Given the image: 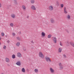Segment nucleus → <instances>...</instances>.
Listing matches in <instances>:
<instances>
[{
	"mask_svg": "<svg viewBox=\"0 0 74 74\" xmlns=\"http://www.w3.org/2000/svg\"><path fill=\"white\" fill-rule=\"evenodd\" d=\"M39 57L41 58H42V59H44V56L43 54H42V53L41 52H39Z\"/></svg>",
	"mask_w": 74,
	"mask_h": 74,
	"instance_id": "obj_1",
	"label": "nucleus"
},
{
	"mask_svg": "<svg viewBox=\"0 0 74 74\" xmlns=\"http://www.w3.org/2000/svg\"><path fill=\"white\" fill-rule=\"evenodd\" d=\"M59 69L60 70H62L63 69V64H62L61 63H60L59 64Z\"/></svg>",
	"mask_w": 74,
	"mask_h": 74,
	"instance_id": "obj_2",
	"label": "nucleus"
},
{
	"mask_svg": "<svg viewBox=\"0 0 74 74\" xmlns=\"http://www.w3.org/2000/svg\"><path fill=\"white\" fill-rule=\"evenodd\" d=\"M31 9L32 10H36V8L34 6L32 5L31 6Z\"/></svg>",
	"mask_w": 74,
	"mask_h": 74,
	"instance_id": "obj_3",
	"label": "nucleus"
},
{
	"mask_svg": "<svg viewBox=\"0 0 74 74\" xmlns=\"http://www.w3.org/2000/svg\"><path fill=\"white\" fill-rule=\"evenodd\" d=\"M5 61L7 63H9L10 61V59L9 58H5Z\"/></svg>",
	"mask_w": 74,
	"mask_h": 74,
	"instance_id": "obj_4",
	"label": "nucleus"
},
{
	"mask_svg": "<svg viewBox=\"0 0 74 74\" xmlns=\"http://www.w3.org/2000/svg\"><path fill=\"white\" fill-rule=\"evenodd\" d=\"M16 64L17 65V66H20L21 65V62L19 61H17Z\"/></svg>",
	"mask_w": 74,
	"mask_h": 74,
	"instance_id": "obj_5",
	"label": "nucleus"
},
{
	"mask_svg": "<svg viewBox=\"0 0 74 74\" xmlns=\"http://www.w3.org/2000/svg\"><path fill=\"white\" fill-rule=\"evenodd\" d=\"M52 40L55 43H56L57 40H56V38H52Z\"/></svg>",
	"mask_w": 74,
	"mask_h": 74,
	"instance_id": "obj_6",
	"label": "nucleus"
},
{
	"mask_svg": "<svg viewBox=\"0 0 74 74\" xmlns=\"http://www.w3.org/2000/svg\"><path fill=\"white\" fill-rule=\"evenodd\" d=\"M17 55L18 57L19 58H21V57H22V55L20 53H17Z\"/></svg>",
	"mask_w": 74,
	"mask_h": 74,
	"instance_id": "obj_7",
	"label": "nucleus"
},
{
	"mask_svg": "<svg viewBox=\"0 0 74 74\" xmlns=\"http://www.w3.org/2000/svg\"><path fill=\"white\" fill-rule=\"evenodd\" d=\"M50 22L52 23H55V20L53 18H51L50 19Z\"/></svg>",
	"mask_w": 74,
	"mask_h": 74,
	"instance_id": "obj_8",
	"label": "nucleus"
},
{
	"mask_svg": "<svg viewBox=\"0 0 74 74\" xmlns=\"http://www.w3.org/2000/svg\"><path fill=\"white\" fill-rule=\"evenodd\" d=\"M49 10H50L51 11H52L53 9V6H50L49 7Z\"/></svg>",
	"mask_w": 74,
	"mask_h": 74,
	"instance_id": "obj_9",
	"label": "nucleus"
},
{
	"mask_svg": "<svg viewBox=\"0 0 74 74\" xmlns=\"http://www.w3.org/2000/svg\"><path fill=\"white\" fill-rule=\"evenodd\" d=\"M50 71L51 73H53V72L54 71V70L53 69L51 68H50Z\"/></svg>",
	"mask_w": 74,
	"mask_h": 74,
	"instance_id": "obj_10",
	"label": "nucleus"
},
{
	"mask_svg": "<svg viewBox=\"0 0 74 74\" xmlns=\"http://www.w3.org/2000/svg\"><path fill=\"white\" fill-rule=\"evenodd\" d=\"M64 13H65V14L67 13V11H66V7H65L64 8Z\"/></svg>",
	"mask_w": 74,
	"mask_h": 74,
	"instance_id": "obj_11",
	"label": "nucleus"
},
{
	"mask_svg": "<svg viewBox=\"0 0 74 74\" xmlns=\"http://www.w3.org/2000/svg\"><path fill=\"white\" fill-rule=\"evenodd\" d=\"M41 35L42 37H44L45 36V34L44 32H42L41 33Z\"/></svg>",
	"mask_w": 74,
	"mask_h": 74,
	"instance_id": "obj_12",
	"label": "nucleus"
},
{
	"mask_svg": "<svg viewBox=\"0 0 74 74\" xmlns=\"http://www.w3.org/2000/svg\"><path fill=\"white\" fill-rule=\"evenodd\" d=\"M45 59L46 60V62H48V60H49V57H45Z\"/></svg>",
	"mask_w": 74,
	"mask_h": 74,
	"instance_id": "obj_13",
	"label": "nucleus"
},
{
	"mask_svg": "<svg viewBox=\"0 0 74 74\" xmlns=\"http://www.w3.org/2000/svg\"><path fill=\"white\" fill-rule=\"evenodd\" d=\"M20 44V42H17V43H16V45L17 47H19V46Z\"/></svg>",
	"mask_w": 74,
	"mask_h": 74,
	"instance_id": "obj_14",
	"label": "nucleus"
},
{
	"mask_svg": "<svg viewBox=\"0 0 74 74\" xmlns=\"http://www.w3.org/2000/svg\"><path fill=\"white\" fill-rule=\"evenodd\" d=\"M70 44L74 47V43H73V42H70Z\"/></svg>",
	"mask_w": 74,
	"mask_h": 74,
	"instance_id": "obj_15",
	"label": "nucleus"
},
{
	"mask_svg": "<svg viewBox=\"0 0 74 74\" xmlns=\"http://www.w3.org/2000/svg\"><path fill=\"white\" fill-rule=\"evenodd\" d=\"M30 1L31 4H34L35 2V1L34 0H31Z\"/></svg>",
	"mask_w": 74,
	"mask_h": 74,
	"instance_id": "obj_16",
	"label": "nucleus"
},
{
	"mask_svg": "<svg viewBox=\"0 0 74 74\" xmlns=\"http://www.w3.org/2000/svg\"><path fill=\"white\" fill-rule=\"evenodd\" d=\"M59 52L60 53L62 52V48L60 47L58 49Z\"/></svg>",
	"mask_w": 74,
	"mask_h": 74,
	"instance_id": "obj_17",
	"label": "nucleus"
},
{
	"mask_svg": "<svg viewBox=\"0 0 74 74\" xmlns=\"http://www.w3.org/2000/svg\"><path fill=\"white\" fill-rule=\"evenodd\" d=\"M51 36L52 35L51 34H49L48 36L47 37L48 38H50Z\"/></svg>",
	"mask_w": 74,
	"mask_h": 74,
	"instance_id": "obj_18",
	"label": "nucleus"
},
{
	"mask_svg": "<svg viewBox=\"0 0 74 74\" xmlns=\"http://www.w3.org/2000/svg\"><path fill=\"white\" fill-rule=\"evenodd\" d=\"M22 8L25 11V10L26 9V7L25 6L23 5V6H22Z\"/></svg>",
	"mask_w": 74,
	"mask_h": 74,
	"instance_id": "obj_19",
	"label": "nucleus"
},
{
	"mask_svg": "<svg viewBox=\"0 0 74 74\" xmlns=\"http://www.w3.org/2000/svg\"><path fill=\"white\" fill-rule=\"evenodd\" d=\"M22 72H23V73H25V69H24V68H23L22 69Z\"/></svg>",
	"mask_w": 74,
	"mask_h": 74,
	"instance_id": "obj_20",
	"label": "nucleus"
},
{
	"mask_svg": "<svg viewBox=\"0 0 74 74\" xmlns=\"http://www.w3.org/2000/svg\"><path fill=\"white\" fill-rule=\"evenodd\" d=\"M12 58L13 59H15V55L14 54L12 55Z\"/></svg>",
	"mask_w": 74,
	"mask_h": 74,
	"instance_id": "obj_21",
	"label": "nucleus"
},
{
	"mask_svg": "<svg viewBox=\"0 0 74 74\" xmlns=\"http://www.w3.org/2000/svg\"><path fill=\"white\" fill-rule=\"evenodd\" d=\"M34 71L35 73H38V69H36L34 70Z\"/></svg>",
	"mask_w": 74,
	"mask_h": 74,
	"instance_id": "obj_22",
	"label": "nucleus"
},
{
	"mask_svg": "<svg viewBox=\"0 0 74 74\" xmlns=\"http://www.w3.org/2000/svg\"><path fill=\"white\" fill-rule=\"evenodd\" d=\"M67 18L68 19H70V16L69 15H68L67 16Z\"/></svg>",
	"mask_w": 74,
	"mask_h": 74,
	"instance_id": "obj_23",
	"label": "nucleus"
},
{
	"mask_svg": "<svg viewBox=\"0 0 74 74\" xmlns=\"http://www.w3.org/2000/svg\"><path fill=\"white\" fill-rule=\"evenodd\" d=\"M11 17L12 18H14L15 17V15H14V14H12V15H11Z\"/></svg>",
	"mask_w": 74,
	"mask_h": 74,
	"instance_id": "obj_24",
	"label": "nucleus"
},
{
	"mask_svg": "<svg viewBox=\"0 0 74 74\" xmlns=\"http://www.w3.org/2000/svg\"><path fill=\"white\" fill-rule=\"evenodd\" d=\"M10 25L12 27H13V26H14V24L12 23H11L10 24Z\"/></svg>",
	"mask_w": 74,
	"mask_h": 74,
	"instance_id": "obj_25",
	"label": "nucleus"
},
{
	"mask_svg": "<svg viewBox=\"0 0 74 74\" xmlns=\"http://www.w3.org/2000/svg\"><path fill=\"white\" fill-rule=\"evenodd\" d=\"M14 3L15 4H17L16 0H14Z\"/></svg>",
	"mask_w": 74,
	"mask_h": 74,
	"instance_id": "obj_26",
	"label": "nucleus"
},
{
	"mask_svg": "<svg viewBox=\"0 0 74 74\" xmlns=\"http://www.w3.org/2000/svg\"><path fill=\"white\" fill-rule=\"evenodd\" d=\"M6 46H5V45H4L3 47V49H6Z\"/></svg>",
	"mask_w": 74,
	"mask_h": 74,
	"instance_id": "obj_27",
	"label": "nucleus"
},
{
	"mask_svg": "<svg viewBox=\"0 0 74 74\" xmlns=\"http://www.w3.org/2000/svg\"><path fill=\"white\" fill-rule=\"evenodd\" d=\"M23 50L24 51H26V48L25 47H23Z\"/></svg>",
	"mask_w": 74,
	"mask_h": 74,
	"instance_id": "obj_28",
	"label": "nucleus"
},
{
	"mask_svg": "<svg viewBox=\"0 0 74 74\" xmlns=\"http://www.w3.org/2000/svg\"><path fill=\"white\" fill-rule=\"evenodd\" d=\"M1 34L2 36H4V33H2Z\"/></svg>",
	"mask_w": 74,
	"mask_h": 74,
	"instance_id": "obj_29",
	"label": "nucleus"
},
{
	"mask_svg": "<svg viewBox=\"0 0 74 74\" xmlns=\"http://www.w3.org/2000/svg\"><path fill=\"white\" fill-rule=\"evenodd\" d=\"M16 38L18 40H20V38H19L18 37H17Z\"/></svg>",
	"mask_w": 74,
	"mask_h": 74,
	"instance_id": "obj_30",
	"label": "nucleus"
},
{
	"mask_svg": "<svg viewBox=\"0 0 74 74\" xmlns=\"http://www.w3.org/2000/svg\"><path fill=\"white\" fill-rule=\"evenodd\" d=\"M60 6H61V7H62V8H63V7L64 5H63V4H61Z\"/></svg>",
	"mask_w": 74,
	"mask_h": 74,
	"instance_id": "obj_31",
	"label": "nucleus"
},
{
	"mask_svg": "<svg viewBox=\"0 0 74 74\" xmlns=\"http://www.w3.org/2000/svg\"><path fill=\"white\" fill-rule=\"evenodd\" d=\"M65 31H66V32H67L68 33H69V31H68V30H67V29H65Z\"/></svg>",
	"mask_w": 74,
	"mask_h": 74,
	"instance_id": "obj_32",
	"label": "nucleus"
},
{
	"mask_svg": "<svg viewBox=\"0 0 74 74\" xmlns=\"http://www.w3.org/2000/svg\"><path fill=\"white\" fill-rule=\"evenodd\" d=\"M12 34L13 36H15V34L13 32L12 33Z\"/></svg>",
	"mask_w": 74,
	"mask_h": 74,
	"instance_id": "obj_33",
	"label": "nucleus"
},
{
	"mask_svg": "<svg viewBox=\"0 0 74 74\" xmlns=\"http://www.w3.org/2000/svg\"><path fill=\"white\" fill-rule=\"evenodd\" d=\"M63 56H64V58H66V56L64 54V55H63Z\"/></svg>",
	"mask_w": 74,
	"mask_h": 74,
	"instance_id": "obj_34",
	"label": "nucleus"
},
{
	"mask_svg": "<svg viewBox=\"0 0 74 74\" xmlns=\"http://www.w3.org/2000/svg\"><path fill=\"white\" fill-rule=\"evenodd\" d=\"M57 4L58 5H59V2H57Z\"/></svg>",
	"mask_w": 74,
	"mask_h": 74,
	"instance_id": "obj_35",
	"label": "nucleus"
},
{
	"mask_svg": "<svg viewBox=\"0 0 74 74\" xmlns=\"http://www.w3.org/2000/svg\"><path fill=\"white\" fill-rule=\"evenodd\" d=\"M18 34L19 35L21 34V32L20 31V32H18Z\"/></svg>",
	"mask_w": 74,
	"mask_h": 74,
	"instance_id": "obj_36",
	"label": "nucleus"
},
{
	"mask_svg": "<svg viewBox=\"0 0 74 74\" xmlns=\"http://www.w3.org/2000/svg\"><path fill=\"white\" fill-rule=\"evenodd\" d=\"M49 62H51V59H50L49 58Z\"/></svg>",
	"mask_w": 74,
	"mask_h": 74,
	"instance_id": "obj_37",
	"label": "nucleus"
},
{
	"mask_svg": "<svg viewBox=\"0 0 74 74\" xmlns=\"http://www.w3.org/2000/svg\"><path fill=\"white\" fill-rule=\"evenodd\" d=\"M60 45L61 46H62V45H62V43L60 42Z\"/></svg>",
	"mask_w": 74,
	"mask_h": 74,
	"instance_id": "obj_38",
	"label": "nucleus"
},
{
	"mask_svg": "<svg viewBox=\"0 0 74 74\" xmlns=\"http://www.w3.org/2000/svg\"><path fill=\"white\" fill-rule=\"evenodd\" d=\"M7 42H8V43H9L10 42V40H8L7 41Z\"/></svg>",
	"mask_w": 74,
	"mask_h": 74,
	"instance_id": "obj_39",
	"label": "nucleus"
},
{
	"mask_svg": "<svg viewBox=\"0 0 74 74\" xmlns=\"http://www.w3.org/2000/svg\"><path fill=\"white\" fill-rule=\"evenodd\" d=\"M1 7V4L0 3V8Z\"/></svg>",
	"mask_w": 74,
	"mask_h": 74,
	"instance_id": "obj_40",
	"label": "nucleus"
},
{
	"mask_svg": "<svg viewBox=\"0 0 74 74\" xmlns=\"http://www.w3.org/2000/svg\"><path fill=\"white\" fill-rule=\"evenodd\" d=\"M29 16H27V18H29Z\"/></svg>",
	"mask_w": 74,
	"mask_h": 74,
	"instance_id": "obj_41",
	"label": "nucleus"
},
{
	"mask_svg": "<svg viewBox=\"0 0 74 74\" xmlns=\"http://www.w3.org/2000/svg\"><path fill=\"white\" fill-rule=\"evenodd\" d=\"M31 42H32V43H34V42H33V41H31Z\"/></svg>",
	"mask_w": 74,
	"mask_h": 74,
	"instance_id": "obj_42",
	"label": "nucleus"
},
{
	"mask_svg": "<svg viewBox=\"0 0 74 74\" xmlns=\"http://www.w3.org/2000/svg\"><path fill=\"white\" fill-rule=\"evenodd\" d=\"M67 43H68V44H69V42H67Z\"/></svg>",
	"mask_w": 74,
	"mask_h": 74,
	"instance_id": "obj_43",
	"label": "nucleus"
},
{
	"mask_svg": "<svg viewBox=\"0 0 74 74\" xmlns=\"http://www.w3.org/2000/svg\"><path fill=\"white\" fill-rule=\"evenodd\" d=\"M1 38L0 37V40H1Z\"/></svg>",
	"mask_w": 74,
	"mask_h": 74,
	"instance_id": "obj_44",
	"label": "nucleus"
},
{
	"mask_svg": "<svg viewBox=\"0 0 74 74\" xmlns=\"http://www.w3.org/2000/svg\"><path fill=\"white\" fill-rule=\"evenodd\" d=\"M5 37H7V35L5 36Z\"/></svg>",
	"mask_w": 74,
	"mask_h": 74,
	"instance_id": "obj_45",
	"label": "nucleus"
},
{
	"mask_svg": "<svg viewBox=\"0 0 74 74\" xmlns=\"http://www.w3.org/2000/svg\"><path fill=\"white\" fill-rule=\"evenodd\" d=\"M1 74H3V73H1Z\"/></svg>",
	"mask_w": 74,
	"mask_h": 74,
	"instance_id": "obj_46",
	"label": "nucleus"
},
{
	"mask_svg": "<svg viewBox=\"0 0 74 74\" xmlns=\"http://www.w3.org/2000/svg\"><path fill=\"white\" fill-rule=\"evenodd\" d=\"M8 66H9V64H8Z\"/></svg>",
	"mask_w": 74,
	"mask_h": 74,
	"instance_id": "obj_47",
	"label": "nucleus"
}]
</instances>
